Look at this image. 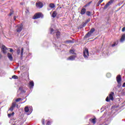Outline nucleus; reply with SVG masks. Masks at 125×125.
I'll return each mask as SVG.
<instances>
[{
    "label": "nucleus",
    "instance_id": "36",
    "mask_svg": "<svg viewBox=\"0 0 125 125\" xmlns=\"http://www.w3.org/2000/svg\"><path fill=\"white\" fill-rule=\"evenodd\" d=\"M44 122H45L44 119H42V125H44Z\"/></svg>",
    "mask_w": 125,
    "mask_h": 125
},
{
    "label": "nucleus",
    "instance_id": "8",
    "mask_svg": "<svg viewBox=\"0 0 125 125\" xmlns=\"http://www.w3.org/2000/svg\"><path fill=\"white\" fill-rule=\"evenodd\" d=\"M1 49L3 53H4V54L7 53V50H8V49H7V48H6V47H5V46L2 45L1 48Z\"/></svg>",
    "mask_w": 125,
    "mask_h": 125
},
{
    "label": "nucleus",
    "instance_id": "28",
    "mask_svg": "<svg viewBox=\"0 0 125 125\" xmlns=\"http://www.w3.org/2000/svg\"><path fill=\"white\" fill-rule=\"evenodd\" d=\"M46 122H47L46 124V125H51V122H50V121H46Z\"/></svg>",
    "mask_w": 125,
    "mask_h": 125
},
{
    "label": "nucleus",
    "instance_id": "38",
    "mask_svg": "<svg viewBox=\"0 0 125 125\" xmlns=\"http://www.w3.org/2000/svg\"><path fill=\"white\" fill-rule=\"evenodd\" d=\"M9 49H10V52H12L13 51V49L11 48H9Z\"/></svg>",
    "mask_w": 125,
    "mask_h": 125
},
{
    "label": "nucleus",
    "instance_id": "35",
    "mask_svg": "<svg viewBox=\"0 0 125 125\" xmlns=\"http://www.w3.org/2000/svg\"><path fill=\"white\" fill-rule=\"evenodd\" d=\"M101 4V3L99 1L97 3V6H99V5H100Z\"/></svg>",
    "mask_w": 125,
    "mask_h": 125
},
{
    "label": "nucleus",
    "instance_id": "37",
    "mask_svg": "<svg viewBox=\"0 0 125 125\" xmlns=\"http://www.w3.org/2000/svg\"><path fill=\"white\" fill-rule=\"evenodd\" d=\"M125 27L122 28V32H125Z\"/></svg>",
    "mask_w": 125,
    "mask_h": 125
},
{
    "label": "nucleus",
    "instance_id": "26",
    "mask_svg": "<svg viewBox=\"0 0 125 125\" xmlns=\"http://www.w3.org/2000/svg\"><path fill=\"white\" fill-rule=\"evenodd\" d=\"M12 78V79H14V80H17L18 79V76L16 75H13Z\"/></svg>",
    "mask_w": 125,
    "mask_h": 125
},
{
    "label": "nucleus",
    "instance_id": "13",
    "mask_svg": "<svg viewBox=\"0 0 125 125\" xmlns=\"http://www.w3.org/2000/svg\"><path fill=\"white\" fill-rule=\"evenodd\" d=\"M7 57H8V59L10 60V61H13V57H12V55H11V54L8 53H7Z\"/></svg>",
    "mask_w": 125,
    "mask_h": 125
},
{
    "label": "nucleus",
    "instance_id": "29",
    "mask_svg": "<svg viewBox=\"0 0 125 125\" xmlns=\"http://www.w3.org/2000/svg\"><path fill=\"white\" fill-rule=\"evenodd\" d=\"M21 100H22V99L20 98L16 100V102H19Z\"/></svg>",
    "mask_w": 125,
    "mask_h": 125
},
{
    "label": "nucleus",
    "instance_id": "30",
    "mask_svg": "<svg viewBox=\"0 0 125 125\" xmlns=\"http://www.w3.org/2000/svg\"><path fill=\"white\" fill-rule=\"evenodd\" d=\"M106 77L108 78H110L111 77V73H107Z\"/></svg>",
    "mask_w": 125,
    "mask_h": 125
},
{
    "label": "nucleus",
    "instance_id": "27",
    "mask_svg": "<svg viewBox=\"0 0 125 125\" xmlns=\"http://www.w3.org/2000/svg\"><path fill=\"white\" fill-rule=\"evenodd\" d=\"M23 52H24V48L22 47L21 48V56H23Z\"/></svg>",
    "mask_w": 125,
    "mask_h": 125
},
{
    "label": "nucleus",
    "instance_id": "32",
    "mask_svg": "<svg viewBox=\"0 0 125 125\" xmlns=\"http://www.w3.org/2000/svg\"><path fill=\"white\" fill-rule=\"evenodd\" d=\"M90 21V19H88L87 20L85 21V22H86L87 24Z\"/></svg>",
    "mask_w": 125,
    "mask_h": 125
},
{
    "label": "nucleus",
    "instance_id": "14",
    "mask_svg": "<svg viewBox=\"0 0 125 125\" xmlns=\"http://www.w3.org/2000/svg\"><path fill=\"white\" fill-rule=\"evenodd\" d=\"M125 34H123L122 37L120 39V42H125Z\"/></svg>",
    "mask_w": 125,
    "mask_h": 125
},
{
    "label": "nucleus",
    "instance_id": "18",
    "mask_svg": "<svg viewBox=\"0 0 125 125\" xmlns=\"http://www.w3.org/2000/svg\"><path fill=\"white\" fill-rule=\"evenodd\" d=\"M57 16V12H56V11H54L52 13V17H53V18H55V17H56Z\"/></svg>",
    "mask_w": 125,
    "mask_h": 125
},
{
    "label": "nucleus",
    "instance_id": "24",
    "mask_svg": "<svg viewBox=\"0 0 125 125\" xmlns=\"http://www.w3.org/2000/svg\"><path fill=\"white\" fill-rule=\"evenodd\" d=\"M86 15H87V16H91V12H90V11H86Z\"/></svg>",
    "mask_w": 125,
    "mask_h": 125
},
{
    "label": "nucleus",
    "instance_id": "51",
    "mask_svg": "<svg viewBox=\"0 0 125 125\" xmlns=\"http://www.w3.org/2000/svg\"><path fill=\"white\" fill-rule=\"evenodd\" d=\"M25 102H23L22 103H24Z\"/></svg>",
    "mask_w": 125,
    "mask_h": 125
},
{
    "label": "nucleus",
    "instance_id": "50",
    "mask_svg": "<svg viewBox=\"0 0 125 125\" xmlns=\"http://www.w3.org/2000/svg\"><path fill=\"white\" fill-rule=\"evenodd\" d=\"M51 27H54V25H52Z\"/></svg>",
    "mask_w": 125,
    "mask_h": 125
},
{
    "label": "nucleus",
    "instance_id": "10",
    "mask_svg": "<svg viewBox=\"0 0 125 125\" xmlns=\"http://www.w3.org/2000/svg\"><path fill=\"white\" fill-rule=\"evenodd\" d=\"M36 5L38 8H42L43 6V4H42V2H36Z\"/></svg>",
    "mask_w": 125,
    "mask_h": 125
},
{
    "label": "nucleus",
    "instance_id": "16",
    "mask_svg": "<svg viewBox=\"0 0 125 125\" xmlns=\"http://www.w3.org/2000/svg\"><path fill=\"white\" fill-rule=\"evenodd\" d=\"M29 85L30 86V88H33L34 86L35 85V83H34V81H32L29 82Z\"/></svg>",
    "mask_w": 125,
    "mask_h": 125
},
{
    "label": "nucleus",
    "instance_id": "46",
    "mask_svg": "<svg viewBox=\"0 0 125 125\" xmlns=\"http://www.w3.org/2000/svg\"><path fill=\"white\" fill-rule=\"evenodd\" d=\"M87 6H88V5H90V4L89 3H88L87 4H86Z\"/></svg>",
    "mask_w": 125,
    "mask_h": 125
},
{
    "label": "nucleus",
    "instance_id": "4",
    "mask_svg": "<svg viewBox=\"0 0 125 125\" xmlns=\"http://www.w3.org/2000/svg\"><path fill=\"white\" fill-rule=\"evenodd\" d=\"M83 55L85 59H87L88 58V56H89V53H88V49L87 48H85L83 50Z\"/></svg>",
    "mask_w": 125,
    "mask_h": 125
},
{
    "label": "nucleus",
    "instance_id": "17",
    "mask_svg": "<svg viewBox=\"0 0 125 125\" xmlns=\"http://www.w3.org/2000/svg\"><path fill=\"white\" fill-rule=\"evenodd\" d=\"M85 12H86V9L85 8H83L81 10V14L83 15V14H85Z\"/></svg>",
    "mask_w": 125,
    "mask_h": 125
},
{
    "label": "nucleus",
    "instance_id": "40",
    "mask_svg": "<svg viewBox=\"0 0 125 125\" xmlns=\"http://www.w3.org/2000/svg\"><path fill=\"white\" fill-rule=\"evenodd\" d=\"M11 116H12V115H11V114H8V117L9 118H10V117H11Z\"/></svg>",
    "mask_w": 125,
    "mask_h": 125
},
{
    "label": "nucleus",
    "instance_id": "39",
    "mask_svg": "<svg viewBox=\"0 0 125 125\" xmlns=\"http://www.w3.org/2000/svg\"><path fill=\"white\" fill-rule=\"evenodd\" d=\"M116 46V43H114L112 45V47H114V46Z\"/></svg>",
    "mask_w": 125,
    "mask_h": 125
},
{
    "label": "nucleus",
    "instance_id": "5",
    "mask_svg": "<svg viewBox=\"0 0 125 125\" xmlns=\"http://www.w3.org/2000/svg\"><path fill=\"white\" fill-rule=\"evenodd\" d=\"M24 111L26 113H32L33 112V107L32 106H25L24 108Z\"/></svg>",
    "mask_w": 125,
    "mask_h": 125
},
{
    "label": "nucleus",
    "instance_id": "2",
    "mask_svg": "<svg viewBox=\"0 0 125 125\" xmlns=\"http://www.w3.org/2000/svg\"><path fill=\"white\" fill-rule=\"evenodd\" d=\"M94 32H95V29L94 28H92L91 29V30H90V31H89L84 36V39H86V38H89V37H90V36H91V34L93 33Z\"/></svg>",
    "mask_w": 125,
    "mask_h": 125
},
{
    "label": "nucleus",
    "instance_id": "22",
    "mask_svg": "<svg viewBox=\"0 0 125 125\" xmlns=\"http://www.w3.org/2000/svg\"><path fill=\"white\" fill-rule=\"evenodd\" d=\"M50 31L51 34H54L55 33V30H54V29H53V28H51L50 29Z\"/></svg>",
    "mask_w": 125,
    "mask_h": 125
},
{
    "label": "nucleus",
    "instance_id": "47",
    "mask_svg": "<svg viewBox=\"0 0 125 125\" xmlns=\"http://www.w3.org/2000/svg\"><path fill=\"white\" fill-rule=\"evenodd\" d=\"M84 7H87V5L86 4L84 6Z\"/></svg>",
    "mask_w": 125,
    "mask_h": 125
},
{
    "label": "nucleus",
    "instance_id": "7",
    "mask_svg": "<svg viewBox=\"0 0 125 125\" xmlns=\"http://www.w3.org/2000/svg\"><path fill=\"white\" fill-rule=\"evenodd\" d=\"M113 2H114V0H110L109 1H108V3H106L104 6V9H107L108 7L109 6V5H111Z\"/></svg>",
    "mask_w": 125,
    "mask_h": 125
},
{
    "label": "nucleus",
    "instance_id": "34",
    "mask_svg": "<svg viewBox=\"0 0 125 125\" xmlns=\"http://www.w3.org/2000/svg\"><path fill=\"white\" fill-rule=\"evenodd\" d=\"M20 52H21L20 49H18L17 51V54H18V55L20 54Z\"/></svg>",
    "mask_w": 125,
    "mask_h": 125
},
{
    "label": "nucleus",
    "instance_id": "19",
    "mask_svg": "<svg viewBox=\"0 0 125 125\" xmlns=\"http://www.w3.org/2000/svg\"><path fill=\"white\" fill-rule=\"evenodd\" d=\"M56 35L57 39H58L60 37V32L59 31H57Z\"/></svg>",
    "mask_w": 125,
    "mask_h": 125
},
{
    "label": "nucleus",
    "instance_id": "3",
    "mask_svg": "<svg viewBox=\"0 0 125 125\" xmlns=\"http://www.w3.org/2000/svg\"><path fill=\"white\" fill-rule=\"evenodd\" d=\"M116 80L118 83V86H119V87L122 86V77H121L120 75H119L117 76Z\"/></svg>",
    "mask_w": 125,
    "mask_h": 125
},
{
    "label": "nucleus",
    "instance_id": "1",
    "mask_svg": "<svg viewBox=\"0 0 125 125\" xmlns=\"http://www.w3.org/2000/svg\"><path fill=\"white\" fill-rule=\"evenodd\" d=\"M114 92H111L109 94V97H107L105 99V101H106V102H109L110 100H114Z\"/></svg>",
    "mask_w": 125,
    "mask_h": 125
},
{
    "label": "nucleus",
    "instance_id": "49",
    "mask_svg": "<svg viewBox=\"0 0 125 125\" xmlns=\"http://www.w3.org/2000/svg\"><path fill=\"white\" fill-rule=\"evenodd\" d=\"M88 3H89V4H90V3H91V1L89 2Z\"/></svg>",
    "mask_w": 125,
    "mask_h": 125
},
{
    "label": "nucleus",
    "instance_id": "33",
    "mask_svg": "<svg viewBox=\"0 0 125 125\" xmlns=\"http://www.w3.org/2000/svg\"><path fill=\"white\" fill-rule=\"evenodd\" d=\"M86 24H87V23H86V22H83L82 26L83 27H85V26L86 25Z\"/></svg>",
    "mask_w": 125,
    "mask_h": 125
},
{
    "label": "nucleus",
    "instance_id": "12",
    "mask_svg": "<svg viewBox=\"0 0 125 125\" xmlns=\"http://www.w3.org/2000/svg\"><path fill=\"white\" fill-rule=\"evenodd\" d=\"M76 57H77V55L75 54L73 56H71L69 58L67 59V60H70L71 61H73L76 59Z\"/></svg>",
    "mask_w": 125,
    "mask_h": 125
},
{
    "label": "nucleus",
    "instance_id": "21",
    "mask_svg": "<svg viewBox=\"0 0 125 125\" xmlns=\"http://www.w3.org/2000/svg\"><path fill=\"white\" fill-rule=\"evenodd\" d=\"M49 7L51 8H54L55 7V5L54 3H51L49 4Z\"/></svg>",
    "mask_w": 125,
    "mask_h": 125
},
{
    "label": "nucleus",
    "instance_id": "43",
    "mask_svg": "<svg viewBox=\"0 0 125 125\" xmlns=\"http://www.w3.org/2000/svg\"><path fill=\"white\" fill-rule=\"evenodd\" d=\"M11 116H14V112H13L11 114Z\"/></svg>",
    "mask_w": 125,
    "mask_h": 125
},
{
    "label": "nucleus",
    "instance_id": "48",
    "mask_svg": "<svg viewBox=\"0 0 125 125\" xmlns=\"http://www.w3.org/2000/svg\"><path fill=\"white\" fill-rule=\"evenodd\" d=\"M26 13H29V10H27Z\"/></svg>",
    "mask_w": 125,
    "mask_h": 125
},
{
    "label": "nucleus",
    "instance_id": "15",
    "mask_svg": "<svg viewBox=\"0 0 125 125\" xmlns=\"http://www.w3.org/2000/svg\"><path fill=\"white\" fill-rule=\"evenodd\" d=\"M19 91H21V93H25V92H26V91H25V90H23V87H20L19 88V90L18 91V92H19Z\"/></svg>",
    "mask_w": 125,
    "mask_h": 125
},
{
    "label": "nucleus",
    "instance_id": "11",
    "mask_svg": "<svg viewBox=\"0 0 125 125\" xmlns=\"http://www.w3.org/2000/svg\"><path fill=\"white\" fill-rule=\"evenodd\" d=\"M16 106V102H13L12 104V105L11 106L9 110L10 111H11V112H12V111H13V110H14V108H15V107Z\"/></svg>",
    "mask_w": 125,
    "mask_h": 125
},
{
    "label": "nucleus",
    "instance_id": "45",
    "mask_svg": "<svg viewBox=\"0 0 125 125\" xmlns=\"http://www.w3.org/2000/svg\"><path fill=\"white\" fill-rule=\"evenodd\" d=\"M87 6H88V5H90V4L89 3H88L87 4H86Z\"/></svg>",
    "mask_w": 125,
    "mask_h": 125
},
{
    "label": "nucleus",
    "instance_id": "20",
    "mask_svg": "<svg viewBox=\"0 0 125 125\" xmlns=\"http://www.w3.org/2000/svg\"><path fill=\"white\" fill-rule=\"evenodd\" d=\"M90 121L92 123H93V124H94V125L95 124V123H96V118L90 119Z\"/></svg>",
    "mask_w": 125,
    "mask_h": 125
},
{
    "label": "nucleus",
    "instance_id": "42",
    "mask_svg": "<svg viewBox=\"0 0 125 125\" xmlns=\"http://www.w3.org/2000/svg\"><path fill=\"white\" fill-rule=\"evenodd\" d=\"M104 0H99V2L101 3Z\"/></svg>",
    "mask_w": 125,
    "mask_h": 125
},
{
    "label": "nucleus",
    "instance_id": "6",
    "mask_svg": "<svg viewBox=\"0 0 125 125\" xmlns=\"http://www.w3.org/2000/svg\"><path fill=\"white\" fill-rule=\"evenodd\" d=\"M16 28H17L16 29V31L18 33H20L22 29H23V24H18L16 27Z\"/></svg>",
    "mask_w": 125,
    "mask_h": 125
},
{
    "label": "nucleus",
    "instance_id": "9",
    "mask_svg": "<svg viewBox=\"0 0 125 125\" xmlns=\"http://www.w3.org/2000/svg\"><path fill=\"white\" fill-rule=\"evenodd\" d=\"M42 13H36L33 19H38V18H41L42 17Z\"/></svg>",
    "mask_w": 125,
    "mask_h": 125
},
{
    "label": "nucleus",
    "instance_id": "44",
    "mask_svg": "<svg viewBox=\"0 0 125 125\" xmlns=\"http://www.w3.org/2000/svg\"><path fill=\"white\" fill-rule=\"evenodd\" d=\"M14 20H16V16L14 17Z\"/></svg>",
    "mask_w": 125,
    "mask_h": 125
},
{
    "label": "nucleus",
    "instance_id": "23",
    "mask_svg": "<svg viewBox=\"0 0 125 125\" xmlns=\"http://www.w3.org/2000/svg\"><path fill=\"white\" fill-rule=\"evenodd\" d=\"M66 43H74V42L72 40H67L65 42Z\"/></svg>",
    "mask_w": 125,
    "mask_h": 125
},
{
    "label": "nucleus",
    "instance_id": "31",
    "mask_svg": "<svg viewBox=\"0 0 125 125\" xmlns=\"http://www.w3.org/2000/svg\"><path fill=\"white\" fill-rule=\"evenodd\" d=\"M13 12H14L13 11H11L10 13L9 14V16H11V15H13Z\"/></svg>",
    "mask_w": 125,
    "mask_h": 125
},
{
    "label": "nucleus",
    "instance_id": "41",
    "mask_svg": "<svg viewBox=\"0 0 125 125\" xmlns=\"http://www.w3.org/2000/svg\"><path fill=\"white\" fill-rule=\"evenodd\" d=\"M123 87H125V83H124L122 85Z\"/></svg>",
    "mask_w": 125,
    "mask_h": 125
},
{
    "label": "nucleus",
    "instance_id": "25",
    "mask_svg": "<svg viewBox=\"0 0 125 125\" xmlns=\"http://www.w3.org/2000/svg\"><path fill=\"white\" fill-rule=\"evenodd\" d=\"M70 54H75V50L71 49L70 50Z\"/></svg>",
    "mask_w": 125,
    "mask_h": 125
}]
</instances>
